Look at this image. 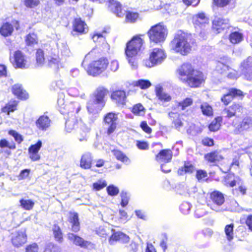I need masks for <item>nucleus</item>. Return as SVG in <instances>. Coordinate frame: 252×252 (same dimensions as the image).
Returning <instances> with one entry per match:
<instances>
[{
    "mask_svg": "<svg viewBox=\"0 0 252 252\" xmlns=\"http://www.w3.org/2000/svg\"><path fill=\"white\" fill-rule=\"evenodd\" d=\"M120 195L121 197V205L123 207H125L127 205L128 203L129 195L127 192L122 191Z\"/></svg>",
    "mask_w": 252,
    "mask_h": 252,
    "instance_id": "50",
    "label": "nucleus"
},
{
    "mask_svg": "<svg viewBox=\"0 0 252 252\" xmlns=\"http://www.w3.org/2000/svg\"><path fill=\"white\" fill-rule=\"evenodd\" d=\"M109 8L118 17H121L123 15L122 12L121 5L119 2L113 0L110 1Z\"/></svg>",
    "mask_w": 252,
    "mask_h": 252,
    "instance_id": "35",
    "label": "nucleus"
},
{
    "mask_svg": "<svg viewBox=\"0 0 252 252\" xmlns=\"http://www.w3.org/2000/svg\"><path fill=\"white\" fill-rule=\"evenodd\" d=\"M230 59L228 58L223 59L221 61L217 63L216 69L220 73L222 74L227 70H229L228 64L230 63Z\"/></svg>",
    "mask_w": 252,
    "mask_h": 252,
    "instance_id": "24",
    "label": "nucleus"
},
{
    "mask_svg": "<svg viewBox=\"0 0 252 252\" xmlns=\"http://www.w3.org/2000/svg\"><path fill=\"white\" fill-rule=\"evenodd\" d=\"M38 246L34 243L27 246L25 252H38Z\"/></svg>",
    "mask_w": 252,
    "mask_h": 252,
    "instance_id": "60",
    "label": "nucleus"
},
{
    "mask_svg": "<svg viewBox=\"0 0 252 252\" xmlns=\"http://www.w3.org/2000/svg\"><path fill=\"white\" fill-rule=\"evenodd\" d=\"M156 93L157 96L162 101L169 102L171 99V96L163 92V88L160 86H157L156 87Z\"/></svg>",
    "mask_w": 252,
    "mask_h": 252,
    "instance_id": "29",
    "label": "nucleus"
},
{
    "mask_svg": "<svg viewBox=\"0 0 252 252\" xmlns=\"http://www.w3.org/2000/svg\"><path fill=\"white\" fill-rule=\"evenodd\" d=\"M193 100L190 98H186L182 101H181L178 104V107L182 110H185L187 107L191 105L192 104Z\"/></svg>",
    "mask_w": 252,
    "mask_h": 252,
    "instance_id": "51",
    "label": "nucleus"
},
{
    "mask_svg": "<svg viewBox=\"0 0 252 252\" xmlns=\"http://www.w3.org/2000/svg\"><path fill=\"white\" fill-rule=\"evenodd\" d=\"M111 98L118 105H124L126 101V93L121 90L115 91L111 94Z\"/></svg>",
    "mask_w": 252,
    "mask_h": 252,
    "instance_id": "21",
    "label": "nucleus"
},
{
    "mask_svg": "<svg viewBox=\"0 0 252 252\" xmlns=\"http://www.w3.org/2000/svg\"><path fill=\"white\" fill-rule=\"evenodd\" d=\"M233 229L234 224L233 223L226 225L224 228V232L226 238L229 241L232 240L233 238Z\"/></svg>",
    "mask_w": 252,
    "mask_h": 252,
    "instance_id": "42",
    "label": "nucleus"
},
{
    "mask_svg": "<svg viewBox=\"0 0 252 252\" xmlns=\"http://www.w3.org/2000/svg\"><path fill=\"white\" fill-rule=\"evenodd\" d=\"M73 30L79 33H85L87 31V25L81 19H75L73 24Z\"/></svg>",
    "mask_w": 252,
    "mask_h": 252,
    "instance_id": "30",
    "label": "nucleus"
},
{
    "mask_svg": "<svg viewBox=\"0 0 252 252\" xmlns=\"http://www.w3.org/2000/svg\"><path fill=\"white\" fill-rule=\"evenodd\" d=\"M240 70L245 78L249 81H252V58L249 57L241 63Z\"/></svg>",
    "mask_w": 252,
    "mask_h": 252,
    "instance_id": "10",
    "label": "nucleus"
},
{
    "mask_svg": "<svg viewBox=\"0 0 252 252\" xmlns=\"http://www.w3.org/2000/svg\"><path fill=\"white\" fill-rule=\"evenodd\" d=\"M114 156L116 158L125 164H129L130 162L128 158L121 151L119 150H114L113 151Z\"/></svg>",
    "mask_w": 252,
    "mask_h": 252,
    "instance_id": "39",
    "label": "nucleus"
},
{
    "mask_svg": "<svg viewBox=\"0 0 252 252\" xmlns=\"http://www.w3.org/2000/svg\"><path fill=\"white\" fill-rule=\"evenodd\" d=\"M11 241L13 245L19 247L27 241V235L25 230L16 231L12 234Z\"/></svg>",
    "mask_w": 252,
    "mask_h": 252,
    "instance_id": "13",
    "label": "nucleus"
},
{
    "mask_svg": "<svg viewBox=\"0 0 252 252\" xmlns=\"http://www.w3.org/2000/svg\"><path fill=\"white\" fill-rule=\"evenodd\" d=\"M138 18V14L136 12L128 11L126 14V20L127 22L134 23Z\"/></svg>",
    "mask_w": 252,
    "mask_h": 252,
    "instance_id": "49",
    "label": "nucleus"
},
{
    "mask_svg": "<svg viewBox=\"0 0 252 252\" xmlns=\"http://www.w3.org/2000/svg\"><path fill=\"white\" fill-rule=\"evenodd\" d=\"M59 111L63 114H67L68 118L65 122V130L67 132H71L78 125L80 126V120L75 115L81 110L80 104L77 102L65 103L63 98L60 97L57 101Z\"/></svg>",
    "mask_w": 252,
    "mask_h": 252,
    "instance_id": "1",
    "label": "nucleus"
},
{
    "mask_svg": "<svg viewBox=\"0 0 252 252\" xmlns=\"http://www.w3.org/2000/svg\"><path fill=\"white\" fill-rule=\"evenodd\" d=\"M178 72L180 76L186 77V81L191 87H199L204 80L202 72L194 70L189 63L183 64L178 69Z\"/></svg>",
    "mask_w": 252,
    "mask_h": 252,
    "instance_id": "3",
    "label": "nucleus"
},
{
    "mask_svg": "<svg viewBox=\"0 0 252 252\" xmlns=\"http://www.w3.org/2000/svg\"><path fill=\"white\" fill-rule=\"evenodd\" d=\"M238 118H236L232 122V125L239 130H243L248 129L252 123V120L250 118H245L240 123H238Z\"/></svg>",
    "mask_w": 252,
    "mask_h": 252,
    "instance_id": "20",
    "label": "nucleus"
},
{
    "mask_svg": "<svg viewBox=\"0 0 252 252\" xmlns=\"http://www.w3.org/2000/svg\"><path fill=\"white\" fill-rule=\"evenodd\" d=\"M25 5L29 8H33L37 6L40 2V0H24Z\"/></svg>",
    "mask_w": 252,
    "mask_h": 252,
    "instance_id": "59",
    "label": "nucleus"
},
{
    "mask_svg": "<svg viewBox=\"0 0 252 252\" xmlns=\"http://www.w3.org/2000/svg\"><path fill=\"white\" fill-rule=\"evenodd\" d=\"M167 34L166 28L161 23L152 26L148 32L150 41L156 43L163 42Z\"/></svg>",
    "mask_w": 252,
    "mask_h": 252,
    "instance_id": "5",
    "label": "nucleus"
},
{
    "mask_svg": "<svg viewBox=\"0 0 252 252\" xmlns=\"http://www.w3.org/2000/svg\"><path fill=\"white\" fill-rule=\"evenodd\" d=\"M208 22V19L203 13H198L193 17V23L195 25L202 26Z\"/></svg>",
    "mask_w": 252,
    "mask_h": 252,
    "instance_id": "36",
    "label": "nucleus"
},
{
    "mask_svg": "<svg viewBox=\"0 0 252 252\" xmlns=\"http://www.w3.org/2000/svg\"><path fill=\"white\" fill-rule=\"evenodd\" d=\"M58 49L61 54L65 57H69L70 54L69 49L66 42L59 43L57 44Z\"/></svg>",
    "mask_w": 252,
    "mask_h": 252,
    "instance_id": "41",
    "label": "nucleus"
},
{
    "mask_svg": "<svg viewBox=\"0 0 252 252\" xmlns=\"http://www.w3.org/2000/svg\"><path fill=\"white\" fill-rule=\"evenodd\" d=\"M93 157L90 153L87 152L83 154L80 160V167L88 169L91 167Z\"/></svg>",
    "mask_w": 252,
    "mask_h": 252,
    "instance_id": "26",
    "label": "nucleus"
},
{
    "mask_svg": "<svg viewBox=\"0 0 252 252\" xmlns=\"http://www.w3.org/2000/svg\"><path fill=\"white\" fill-rule=\"evenodd\" d=\"M56 247L54 244L49 243L46 245L45 252H56Z\"/></svg>",
    "mask_w": 252,
    "mask_h": 252,
    "instance_id": "64",
    "label": "nucleus"
},
{
    "mask_svg": "<svg viewBox=\"0 0 252 252\" xmlns=\"http://www.w3.org/2000/svg\"><path fill=\"white\" fill-rule=\"evenodd\" d=\"M242 106L239 103H233L231 106L225 108L222 112L223 116L227 118H231L235 116L237 111H240Z\"/></svg>",
    "mask_w": 252,
    "mask_h": 252,
    "instance_id": "18",
    "label": "nucleus"
},
{
    "mask_svg": "<svg viewBox=\"0 0 252 252\" xmlns=\"http://www.w3.org/2000/svg\"><path fill=\"white\" fill-rule=\"evenodd\" d=\"M68 238L73 244L82 248H86L91 244L90 242L84 240L81 237L71 233L68 234Z\"/></svg>",
    "mask_w": 252,
    "mask_h": 252,
    "instance_id": "23",
    "label": "nucleus"
},
{
    "mask_svg": "<svg viewBox=\"0 0 252 252\" xmlns=\"http://www.w3.org/2000/svg\"><path fill=\"white\" fill-rule=\"evenodd\" d=\"M51 125V120L48 116L43 115L40 116L35 122L36 127L40 130L46 131Z\"/></svg>",
    "mask_w": 252,
    "mask_h": 252,
    "instance_id": "16",
    "label": "nucleus"
},
{
    "mask_svg": "<svg viewBox=\"0 0 252 252\" xmlns=\"http://www.w3.org/2000/svg\"><path fill=\"white\" fill-rule=\"evenodd\" d=\"M17 104L18 102L16 100L11 101L2 108V111L8 114L13 112L16 109Z\"/></svg>",
    "mask_w": 252,
    "mask_h": 252,
    "instance_id": "40",
    "label": "nucleus"
},
{
    "mask_svg": "<svg viewBox=\"0 0 252 252\" xmlns=\"http://www.w3.org/2000/svg\"><path fill=\"white\" fill-rule=\"evenodd\" d=\"M244 96V93L240 90L236 88H229L227 92L224 94L221 97V101L225 105H228L234 97H242Z\"/></svg>",
    "mask_w": 252,
    "mask_h": 252,
    "instance_id": "9",
    "label": "nucleus"
},
{
    "mask_svg": "<svg viewBox=\"0 0 252 252\" xmlns=\"http://www.w3.org/2000/svg\"><path fill=\"white\" fill-rule=\"evenodd\" d=\"M13 26L7 22H6L1 26L0 28V33L3 36L6 37L11 35L13 32Z\"/></svg>",
    "mask_w": 252,
    "mask_h": 252,
    "instance_id": "33",
    "label": "nucleus"
},
{
    "mask_svg": "<svg viewBox=\"0 0 252 252\" xmlns=\"http://www.w3.org/2000/svg\"><path fill=\"white\" fill-rule=\"evenodd\" d=\"M201 109L203 114L206 116L213 115V109L212 107L207 103H204L201 105Z\"/></svg>",
    "mask_w": 252,
    "mask_h": 252,
    "instance_id": "45",
    "label": "nucleus"
},
{
    "mask_svg": "<svg viewBox=\"0 0 252 252\" xmlns=\"http://www.w3.org/2000/svg\"><path fill=\"white\" fill-rule=\"evenodd\" d=\"M108 63L106 58H100L90 63L86 68V71L89 75L96 76L106 70Z\"/></svg>",
    "mask_w": 252,
    "mask_h": 252,
    "instance_id": "7",
    "label": "nucleus"
},
{
    "mask_svg": "<svg viewBox=\"0 0 252 252\" xmlns=\"http://www.w3.org/2000/svg\"><path fill=\"white\" fill-rule=\"evenodd\" d=\"M69 221L71 224L72 230L73 231L77 232L80 230V223L77 213H73L70 214Z\"/></svg>",
    "mask_w": 252,
    "mask_h": 252,
    "instance_id": "32",
    "label": "nucleus"
},
{
    "mask_svg": "<svg viewBox=\"0 0 252 252\" xmlns=\"http://www.w3.org/2000/svg\"><path fill=\"white\" fill-rule=\"evenodd\" d=\"M26 42L28 45H32L37 43V36L34 34H29L26 38Z\"/></svg>",
    "mask_w": 252,
    "mask_h": 252,
    "instance_id": "54",
    "label": "nucleus"
},
{
    "mask_svg": "<svg viewBox=\"0 0 252 252\" xmlns=\"http://www.w3.org/2000/svg\"><path fill=\"white\" fill-rule=\"evenodd\" d=\"M132 112L136 115L143 116L145 114L144 108L141 104H137L133 106Z\"/></svg>",
    "mask_w": 252,
    "mask_h": 252,
    "instance_id": "47",
    "label": "nucleus"
},
{
    "mask_svg": "<svg viewBox=\"0 0 252 252\" xmlns=\"http://www.w3.org/2000/svg\"><path fill=\"white\" fill-rule=\"evenodd\" d=\"M90 130V128L84 124L82 120H80V132L78 138L80 142L87 141Z\"/></svg>",
    "mask_w": 252,
    "mask_h": 252,
    "instance_id": "19",
    "label": "nucleus"
},
{
    "mask_svg": "<svg viewBox=\"0 0 252 252\" xmlns=\"http://www.w3.org/2000/svg\"><path fill=\"white\" fill-rule=\"evenodd\" d=\"M210 198L211 201L208 206L212 210L217 212H221L226 210V208L222 206L225 200L222 193L219 191H214L210 193Z\"/></svg>",
    "mask_w": 252,
    "mask_h": 252,
    "instance_id": "8",
    "label": "nucleus"
},
{
    "mask_svg": "<svg viewBox=\"0 0 252 252\" xmlns=\"http://www.w3.org/2000/svg\"><path fill=\"white\" fill-rule=\"evenodd\" d=\"M107 191L109 195L115 196L118 194L119 189L117 187L111 185L107 187Z\"/></svg>",
    "mask_w": 252,
    "mask_h": 252,
    "instance_id": "58",
    "label": "nucleus"
},
{
    "mask_svg": "<svg viewBox=\"0 0 252 252\" xmlns=\"http://www.w3.org/2000/svg\"><path fill=\"white\" fill-rule=\"evenodd\" d=\"M12 92L19 99H26L28 97V94L23 89L20 84L13 85L12 88Z\"/></svg>",
    "mask_w": 252,
    "mask_h": 252,
    "instance_id": "27",
    "label": "nucleus"
},
{
    "mask_svg": "<svg viewBox=\"0 0 252 252\" xmlns=\"http://www.w3.org/2000/svg\"><path fill=\"white\" fill-rule=\"evenodd\" d=\"M19 202L20 206L26 210H32L34 205V202L31 199H21Z\"/></svg>",
    "mask_w": 252,
    "mask_h": 252,
    "instance_id": "38",
    "label": "nucleus"
},
{
    "mask_svg": "<svg viewBox=\"0 0 252 252\" xmlns=\"http://www.w3.org/2000/svg\"><path fill=\"white\" fill-rule=\"evenodd\" d=\"M36 63L38 66H42L46 63V58L44 57V53L42 49H38L36 53Z\"/></svg>",
    "mask_w": 252,
    "mask_h": 252,
    "instance_id": "37",
    "label": "nucleus"
},
{
    "mask_svg": "<svg viewBox=\"0 0 252 252\" xmlns=\"http://www.w3.org/2000/svg\"><path fill=\"white\" fill-rule=\"evenodd\" d=\"M194 44V40L191 34L179 32L171 42L170 47L175 52L185 56L190 53Z\"/></svg>",
    "mask_w": 252,
    "mask_h": 252,
    "instance_id": "2",
    "label": "nucleus"
},
{
    "mask_svg": "<svg viewBox=\"0 0 252 252\" xmlns=\"http://www.w3.org/2000/svg\"><path fill=\"white\" fill-rule=\"evenodd\" d=\"M230 72L227 74V77L231 79H235L238 77L239 74L237 71L235 70L231 69L229 67Z\"/></svg>",
    "mask_w": 252,
    "mask_h": 252,
    "instance_id": "63",
    "label": "nucleus"
},
{
    "mask_svg": "<svg viewBox=\"0 0 252 252\" xmlns=\"http://www.w3.org/2000/svg\"><path fill=\"white\" fill-rule=\"evenodd\" d=\"M204 207L205 206L202 205L196 206V209L194 212V216L196 218H200L206 214V211Z\"/></svg>",
    "mask_w": 252,
    "mask_h": 252,
    "instance_id": "44",
    "label": "nucleus"
},
{
    "mask_svg": "<svg viewBox=\"0 0 252 252\" xmlns=\"http://www.w3.org/2000/svg\"><path fill=\"white\" fill-rule=\"evenodd\" d=\"M135 85L142 89H146L151 86V83L149 80L140 79L135 82Z\"/></svg>",
    "mask_w": 252,
    "mask_h": 252,
    "instance_id": "52",
    "label": "nucleus"
},
{
    "mask_svg": "<svg viewBox=\"0 0 252 252\" xmlns=\"http://www.w3.org/2000/svg\"><path fill=\"white\" fill-rule=\"evenodd\" d=\"M108 91L103 87H98L94 93L92 98L97 100L98 102L102 103L104 105L105 104L104 97L107 94Z\"/></svg>",
    "mask_w": 252,
    "mask_h": 252,
    "instance_id": "25",
    "label": "nucleus"
},
{
    "mask_svg": "<svg viewBox=\"0 0 252 252\" xmlns=\"http://www.w3.org/2000/svg\"><path fill=\"white\" fill-rule=\"evenodd\" d=\"M230 0H214V2L218 7H223L227 5Z\"/></svg>",
    "mask_w": 252,
    "mask_h": 252,
    "instance_id": "62",
    "label": "nucleus"
},
{
    "mask_svg": "<svg viewBox=\"0 0 252 252\" xmlns=\"http://www.w3.org/2000/svg\"><path fill=\"white\" fill-rule=\"evenodd\" d=\"M107 186L106 182L103 180H100L93 184L94 189L99 190Z\"/></svg>",
    "mask_w": 252,
    "mask_h": 252,
    "instance_id": "57",
    "label": "nucleus"
},
{
    "mask_svg": "<svg viewBox=\"0 0 252 252\" xmlns=\"http://www.w3.org/2000/svg\"><path fill=\"white\" fill-rule=\"evenodd\" d=\"M112 241H119L122 243H126L129 241V237L121 232H117L111 236L110 241L111 242Z\"/></svg>",
    "mask_w": 252,
    "mask_h": 252,
    "instance_id": "31",
    "label": "nucleus"
},
{
    "mask_svg": "<svg viewBox=\"0 0 252 252\" xmlns=\"http://www.w3.org/2000/svg\"><path fill=\"white\" fill-rule=\"evenodd\" d=\"M205 158L208 161L214 162L216 161L219 160L220 156L219 155L217 152H214L206 155Z\"/></svg>",
    "mask_w": 252,
    "mask_h": 252,
    "instance_id": "48",
    "label": "nucleus"
},
{
    "mask_svg": "<svg viewBox=\"0 0 252 252\" xmlns=\"http://www.w3.org/2000/svg\"><path fill=\"white\" fill-rule=\"evenodd\" d=\"M166 58L164 51L160 48H154L150 55L149 59L143 61V64L148 67H152L161 64Z\"/></svg>",
    "mask_w": 252,
    "mask_h": 252,
    "instance_id": "6",
    "label": "nucleus"
},
{
    "mask_svg": "<svg viewBox=\"0 0 252 252\" xmlns=\"http://www.w3.org/2000/svg\"><path fill=\"white\" fill-rule=\"evenodd\" d=\"M53 233L55 239L60 242L63 240V234L60 227L57 225H55L53 228Z\"/></svg>",
    "mask_w": 252,
    "mask_h": 252,
    "instance_id": "43",
    "label": "nucleus"
},
{
    "mask_svg": "<svg viewBox=\"0 0 252 252\" xmlns=\"http://www.w3.org/2000/svg\"><path fill=\"white\" fill-rule=\"evenodd\" d=\"M10 60L16 67L23 68L28 67L25 55L19 50L14 52L13 58L10 57Z\"/></svg>",
    "mask_w": 252,
    "mask_h": 252,
    "instance_id": "11",
    "label": "nucleus"
},
{
    "mask_svg": "<svg viewBox=\"0 0 252 252\" xmlns=\"http://www.w3.org/2000/svg\"><path fill=\"white\" fill-rule=\"evenodd\" d=\"M191 207V204L189 202H184L181 204L180 209L183 214L187 215L189 213Z\"/></svg>",
    "mask_w": 252,
    "mask_h": 252,
    "instance_id": "53",
    "label": "nucleus"
},
{
    "mask_svg": "<svg viewBox=\"0 0 252 252\" xmlns=\"http://www.w3.org/2000/svg\"><path fill=\"white\" fill-rule=\"evenodd\" d=\"M229 27V23L228 19L220 18H216L213 22V29L217 33L228 29Z\"/></svg>",
    "mask_w": 252,
    "mask_h": 252,
    "instance_id": "15",
    "label": "nucleus"
},
{
    "mask_svg": "<svg viewBox=\"0 0 252 252\" xmlns=\"http://www.w3.org/2000/svg\"><path fill=\"white\" fill-rule=\"evenodd\" d=\"M42 143L41 141L38 140L35 144L32 145L29 148V152L38 153L39 150L42 147Z\"/></svg>",
    "mask_w": 252,
    "mask_h": 252,
    "instance_id": "56",
    "label": "nucleus"
},
{
    "mask_svg": "<svg viewBox=\"0 0 252 252\" xmlns=\"http://www.w3.org/2000/svg\"><path fill=\"white\" fill-rule=\"evenodd\" d=\"M229 39L232 44H238L243 40V35L239 32L235 31L229 34Z\"/></svg>",
    "mask_w": 252,
    "mask_h": 252,
    "instance_id": "34",
    "label": "nucleus"
},
{
    "mask_svg": "<svg viewBox=\"0 0 252 252\" xmlns=\"http://www.w3.org/2000/svg\"><path fill=\"white\" fill-rule=\"evenodd\" d=\"M172 158V152L169 149L161 150L156 156V160L161 164L169 162Z\"/></svg>",
    "mask_w": 252,
    "mask_h": 252,
    "instance_id": "17",
    "label": "nucleus"
},
{
    "mask_svg": "<svg viewBox=\"0 0 252 252\" xmlns=\"http://www.w3.org/2000/svg\"><path fill=\"white\" fill-rule=\"evenodd\" d=\"M92 39L95 42H101L104 41L105 40L104 37L101 33H94L92 36Z\"/></svg>",
    "mask_w": 252,
    "mask_h": 252,
    "instance_id": "61",
    "label": "nucleus"
},
{
    "mask_svg": "<svg viewBox=\"0 0 252 252\" xmlns=\"http://www.w3.org/2000/svg\"><path fill=\"white\" fill-rule=\"evenodd\" d=\"M45 64L50 67L56 69L59 68L60 65V59L56 54L47 55Z\"/></svg>",
    "mask_w": 252,
    "mask_h": 252,
    "instance_id": "22",
    "label": "nucleus"
},
{
    "mask_svg": "<svg viewBox=\"0 0 252 252\" xmlns=\"http://www.w3.org/2000/svg\"><path fill=\"white\" fill-rule=\"evenodd\" d=\"M8 134L13 136L15 141L19 144L21 143L23 141L22 136L14 130H10L8 131Z\"/></svg>",
    "mask_w": 252,
    "mask_h": 252,
    "instance_id": "55",
    "label": "nucleus"
},
{
    "mask_svg": "<svg viewBox=\"0 0 252 252\" xmlns=\"http://www.w3.org/2000/svg\"><path fill=\"white\" fill-rule=\"evenodd\" d=\"M168 116L172 120L175 128L180 130L183 126V123L180 118L179 114L177 112H170L168 113Z\"/></svg>",
    "mask_w": 252,
    "mask_h": 252,
    "instance_id": "28",
    "label": "nucleus"
},
{
    "mask_svg": "<svg viewBox=\"0 0 252 252\" xmlns=\"http://www.w3.org/2000/svg\"><path fill=\"white\" fill-rule=\"evenodd\" d=\"M105 105L102 102H98L92 97L87 103V109L88 112L90 114H98L99 113Z\"/></svg>",
    "mask_w": 252,
    "mask_h": 252,
    "instance_id": "14",
    "label": "nucleus"
},
{
    "mask_svg": "<svg viewBox=\"0 0 252 252\" xmlns=\"http://www.w3.org/2000/svg\"><path fill=\"white\" fill-rule=\"evenodd\" d=\"M117 119V114L112 112L108 113L105 116L104 121L105 122V125H107L108 126V134L112 133L116 129Z\"/></svg>",
    "mask_w": 252,
    "mask_h": 252,
    "instance_id": "12",
    "label": "nucleus"
},
{
    "mask_svg": "<svg viewBox=\"0 0 252 252\" xmlns=\"http://www.w3.org/2000/svg\"><path fill=\"white\" fill-rule=\"evenodd\" d=\"M143 43V40L140 35H135L126 44L125 54L126 59L132 69L137 67L135 57L141 51Z\"/></svg>",
    "mask_w": 252,
    "mask_h": 252,
    "instance_id": "4",
    "label": "nucleus"
},
{
    "mask_svg": "<svg viewBox=\"0 0 252 252\" xmlns=\"http://www.w3.org/2000/svg\"><path fill=\"white\" fill-rule=\"evenodd\" d=\"M220 119L218 118L213 120L209 126V128L210 131H216L219 129L220 126Z\"/></svg>",
    "mask_w": 252,
    "mask_h": 252,
    "instance_id": "46",
    "label": "nucleus"
}]
</instances>
